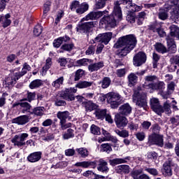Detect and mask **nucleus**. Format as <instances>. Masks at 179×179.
I'll return each instance as SVG.
<instances>
[{"mask_svg":"<svg viewBox=\"0 0 179 179\" xmlns=\"http://www.w3.org/2000/svg\"><path fill=\"white\" fill-rule=\"evenodd\" d=\"M132 0H120V1H115L114 3L113 11L111 15L108 16H104L101 18L99 22L101 27H115L121 20H122V10L120 5H131Z\"/></svg>","mask_w":179,"mask_h":179,"instance_id":"nucleus-1","label":"nucleus"},{"mask_svg":"<svg viewBox=\"0 0 179 179\" xmlns=\"http://www.w3.org/2000/svg\"><path fill=\"white\" fill-rule=\"evenodd\" d=\"M136 47V37L134 34L126 35L119 38L114 45V48L119 50V57H127Z\"/></svg>","mask_w":179,"mask_h":179,"instance_id":"nucleus-2","label":"nucleus"},{"mask_svg":"<svg viewBox=\"0 0 179 179\" xmlns=\"http://www.w3.org/2000/svg\"><path fill=\"white\" fill-rule=\"evenodd\" d=\"M98 171H101V173H108L110 171V169H108V163L106 162V160L103 159H99V161H84L81 162H77L74 164L76 167H83V169H87L90 167V169H96L97 166Z\"/></svg>","mask_w":179,"mask_h":179,"instance_id":"nucleus-3","label":"nucleus"},{"mask_svg":"<svg viewBox=\"0 0 179 179\" xmlns=\"http://www.w3.org/2000/svg\"><path fill=\"white\" fill-rule=\"evenodd\" d=\"M158 131H160V127L159 125L155 124L152 128V134L148 137V143L163 148L164 146L163 135L157 134Z\"/></svg>","mask_w":179,"mask_h":179,"instance_id":"nucleus-4","label":"nucleus"},{"mask_svg":"<svg viewBox=\"0 0 179 179\" xmlns=\"http://www.w3.org/2000/svg\"><path fill=\"white\" fill-rule=\"evenodd\" d=\"M133 101L140 108L148 110V100L146 94L142 93L139 91H135L133 95Z\"/></svg>","mask_w":179,"mask_h":179,"instance_id":"nucleus-5","label":"nucleus"},{"mask_svg":"<svg viewBox=\"0 0 179 179\" xmlns=\"http://www.w3.org/2000/svg\"><path fill=\"white\" fill-rule=\"evenodd\" d=\"M106 99H107L108 103L110 104L111 108H117L122 101V97L120 94L113 92L106 94Z\"/></svg>","mask_w":179,"mask_h":179,"instance_id":"nucleus-6","label":"nucleus"},{"mask_svg":"<svg viewBox=\"0 0 179 179\" xmlns=\"http://www.w3.org/2000/svg\"><path fill=\"white\" fill-rule=\"evenodd\" d=\"M20 76L17 74V71L15 70L13 73H10L3 82V85L6 87H12L16 85L17 80L20 79Z\"/></svg>","mask_w":179,"mask_h":179,"instance_id":"nucleus-7","label":"nucleus"},{"mask_svg":"<svg viewBox=\"0 0 179 179\" xmlns=\"http://www.w3.org/2000/svg\"><path fill=\"white\" fill-rule=\"evenodd\" d=\"M78 92V90L75 87H70L66 89L64 91H62L60 93L61 97L68 101H73L75 100V93Z\"/></svg>","mask_w":179,"mask_h":179,"instance_id":"nucleus-8","label":"nucleus"},{"mask_svg":"<svg viewBox=\"0 0 179 179\" xmlns=\"http://www.w3.org/2000/svg\"><path fill=\"white\" fill-rule=\"evenodd\" d=\"M27 138H29V134L27 133H22L19 135H15L11 139V142L15 145V146H18V148H20L26 145L24 141H26Z\"/></svg>","mask_w":179,"mask_h":179,"instance_id":"nucleus-9","label":"nucleus"},{"mask_svg":"<svg viewBox=\"0 0 179 179\" xmlns=\"http://www.w3.org/2000/svg\"><path fill=\"white\" fill-rule=\"evenodd\" d=\"M150 89L152 90H159L160 94L163 99H168L169 95L166 92H163L166 89V84L163 81H159L157 83H150L148 85Z\"/></svg>","mask_w":179,"mask_h":179,"instance_id":"nucleus-10","label":"nucleus"},{"mask_svg":"<svg viewBox=\"0 0 179 179\" xmlns=\"http://www.w3.org/2000/svg\"><path fill=\"white\" fill-rule=\"evenodd\" d=\"M113 38V32H106L103 34H99L96 38L95 41L97 43H103L105 45H107Z\"/></svg>","mask_w":179,"mask_h":179,"instance_id":"nucleus-11","label":"nucleus"},{"mask_svg":"<svg viewBox=\"0 0 179 179\" xmlns=\"http://www.w3.org/2000/svg\"><path fill=\"white\" fill-rule=\"evenodd\" d=\"M146 62V54L143 52H138L133 58V64L134 66H141Z\"/></svg>","mask_w":179,"mask_h":179,"instance_id":"nucleus-12","label":"nucleus"},{"mask_svg":"<svg viewBox=\"0 0 179 179\" xmlns=\"http://www.w3.org/2000/svg\"><path fill=\"white\" fill-rule=\"evenodd\" d=\"M150 107L158 115H162L163 114V106L160 105V102H159V99L152 98L150 99Z\"/></svg>","mask_w":179,"mask_h":179,"instance_id":"nucleus-13","label":"nucleus"},{"mask_svg":"<svg viewBox=\"0 0 179 179\" xmlns=\"http://www.w3.org/2000/svg\"><path fill=\"white\" fill-rule=\"evenodd\" d=\"M108 13V11H97V12H90L85 17L81 20V22H85V20H96V19H100L103 15H106Z\"/></svg>","mask_w":179,"mask_h":179,"instance_id":"nucleus-14","label":"nucleus"},{"mask_svg":"<svg viewBox=\"0 0 179 179\" xmlns=\"http://www.w3.org/2000/svg\"><path fill=\"white\" fill-rule=\"evenodd\" d=\"M115 122L118 128H125L128 125V119L117 113L115 116Z\"/></svg>","mask_w":179,"mask_h":179,"instance_id":"nucleus-15","label":"nucleus"},{"mask_svg":"<svg viewBox=\"0 0 179 179\" xmlns=\"http://www.w3.org/2000/svg\"><path fill=\"white\" fill-rule=\"evenodd\" d=\"M173 163L171 162V159H169L168 161L164 162L163 164L162 174L165 177H171L173 176V171H171V166Z\"/></svg>","mask_w":179,"mask_h":179,"instance_id":"nucleus-16","label":"nucleus"},{"mask_svg":"<svg viewBox=\"0 0 179 179\" xmlns=\"http://www.w3.org/2000/svg\"><path fill=\"white\" fill-rule=\"evenodd\" d=\"M132 113V107L129 103H124L120 106L119 113L120 115H124V117H128Z\"/></svg>","mask_w":179,"mask_h":179,"instance_id":"nucleus-17","label":"nucleus"},{"mask_svg":"<svg viewBox=\"0 0 179 179\" xmlns=\"http://www.w3.org/2000/svg\"><path fill=\"white\" fill-rule=\"evenodd\" d=\"M94 27V24L93 22H88L84 23L78 24V27H77L78 31H83V33H87L90 29H93Z\"/></svg>","mask_w":179,"mask_h":179,"instance_id":"nucleus-18","label":"nucleus"},{"mask_svg":"<svg viewBox=\"0 0 179 179\" xmlns=\"http://www.w3.org/2000/svg\"><path fill=\"white\" fill-rule=\"evenodd\" d=\"M166 43H167V52H172L174 54L177 51V45H176V42L174 41V38L170 37V36H166Z\"/></svg>","mask_w":179,"mask_h":179,"instance_id":"nucleus-19","label":"nucleus"},{"mask_svg":"<svg viewBox=\"0 0 179 179\" xmlns=\"http://www.w3.org/2000/svg\"><path fill=\"white\" fill-rule=\"evenodd\" d=\"M41 152H34L31 153L28 157H27V160L30 163H37V162H40L41 159Z\"/></svg>","mask_w":179,"mask_h":179,"instance_id":"nucleus-20","label":"nucleus"},{"mask_svg":"<svg viewBox=\"0 0 179 179\" xmlns=\"http://www.w3.org/2000/svg\"><path fill=\"white\" fill-rule=\"evenodd\" d=\"M29 122V116L21 115L12 120L13 124H17V125H25Z\"/></svg>","mask_w":179,"mask_h":179,"instance_id":"nucleus-21","label":"nucleus"},{"mask_svg":"<svg viewBox=\"0 0 179 179\" xmlns=\"http://www.w3.org/2000/svg\"><path fill=\"white\" fill-rule=\"evenodd\" d=\"M104 66V62H99L96 63H90L88 65V71L90 72H96Z\"/></svg>","mask_w":179,"mask_h":179,"instance_id":"nucleus-22","label":"nucleus"},{"mask_svg":"<svg viewBox=\"0 0 179 179\" xmlns=\"http://www.w3.org/2000/svg\"><path fill=\"white\" fill-rule=\"evenodd\" d=\"M10 19V14H6V15H0V23H1L4 29L6 27H8V26H10V23H12V21Z\"/></svg>","mask_w":179,"mask_h":179,"instance_id":"nucleus-23","label":"nucleus"},{"mask_svg":"<svg viewBox=\"0 0 179 179\" xmlns=\"http://www.w3.org/2000/svg\"><path fill=\"white\" fill-rule=\"evenodd\" d=\"M145 83L143 85L145 89H150L149 87V85L150 83H155V82L157 81V77L156 76H147L145 77Z\"/></svg>","mask_w":179,"mask_h":179,"instance_id":"nucleus-24","label":"nucleus"},{"mask_svg":"<svg viewBox=\"0 0 179 179\" xmlns=\"http://www.w3.org/2000/svg\"><path fill=\"white\" fill-rule=\"evenodd\" d=\"M20 106V111L22 114H26V113H30V108H31V105L27 102H20L17 104Z\"/></svg>","mask_w":179,"mask_h":179,"instance_id":"nucleus-25","label":"nucleus"},{"mask_svg":"<svg viewBox=\"0 0 179 179\" xmlns=\"http://www.w3.org/2000/svg\"><path fill=\"white\" fill-rule=\"evenodd\" d=\"M69 40H71V38L68 36L59 37L57 39H55L54 41L53 45L56 48H59V47H61V44H62V43H66V41H69Z\"/></svg>","mask_w":179,"mask_h":179,"instance_id":"nucleus-26","label":"nucleus"},{"mask_svg":"<svg viewBox=\"0 0 179 179\" xmlns=\"http://www.w3.org/2000/svg\"><path fill=\"white\" fill-rule=\"evenodd\" d=\"M170 35L169 37H171V38H173V37H176V38H178V40H179V27H178L176 25L173 24L170 27Z\"/></svg>","mask_w":179,"mask_h":179,"instance_id":"nucleus-27","label":"nucleus"},{"mask_svg":"<svg viewBox=\"0 0 179 179\" xmlns=\"http://www.w3.org/2000/svg\"><path fill=\"white\" fill-rule=\"evenodd\" d=\"M89 10V4L86 2L82 3L78 6V8L76 10V13L78 15H83L85 12Z\"/></svg>","mask_w":179,"mask_h":179,"instance_id":"nucleus-28","label":"nucleus"},{"mask_svg":"<svg viewBox=\"0 0 179 179\" xmlns=\"http://www.w3.org/2000/svg\"><path fill=\"white\" fill-rule=\"evenodd\" d=\"M127 9H129V13H134V12H139V10H142V6H137L135 3H132V2L126 6Z\"/></svg>","mask_w":179,"mask_h":179,"instance_id":"nucleus-29","label":"nucleus"},{"mask_svg":"<svg viewBox=\"0 0 179 179\" xmlns=\"http://www.w3.org/2000/svg\"><path fill=\"white\" fill-rule=\"evenodd\" d=\"M127 160H129V157H127L124 159L116 158L110 159L109 161L110 166H117V164H122V163H127Z\"/></svg>","mask_w":179,"mask_h":179,"instance_id":"nucleus-30","label":"nucleus"},{"mask_svg":"<svg viewBox=\"0 0 179 179\" xmlns=\"http://www.w3.org/2000/svg\"><path fill=\"white\" fill-rule=\"evenodd\" d=\"M36 99V92H25L24 98L21 101H29L31 103Z\"/></svg>","mask_w":179,"mask_h":179,"instance_id":"nucleus-31","label":"nucleus"},{"mask_svg":"<svg viewBox=\"0 0 179 179\" xmlns=\"http://www.w3.org/2000/svg\"><path fill=\"white\" fill-rule=\"evenodd\" d=\"M93 83V82H89L86 80L80 81L76 84V87H78V89H87V87L92 86Z\"/></svg>","mask_w":179,"mask_h":179,"instance_id":"nucleus-32","label":"nucleus"},{"mask_svg":"<svg viewBox=\"0 0 179 179\" xmlns=\"http://www.w3.org/2000/svg\"><path fill=\"white\" fill-rule=\"evenodd\" d=\"M115 170L119 174H122V173H124V174H128V173H129V166L119 165L116 167Z\"/></svg>","mask_w":179,"mask_h":179,"instance_id":"nucleus-33","label":"nucleus"},{"mask_svg":"<svg viewBox=\"0 0 179 179\" xmlns=\"http://www.w3.org/2000/svg\"><path fill=\"white\" fill-rule=\"evenodd\" d=\"M57 118H59V120H60V123L62 122H66V120L68 118V117H69V112L68 111H63V112H58L57 113Z\"/></svg>","mask_w":179,"mask_h":179,"instance_id":"nucleus-34","label":"nucleus"},{"mask_svg":"<svg viewBox=\"0 0 179 179\" xmlns=\"http://www.w3.org/2000/svg\"><path fill=\"white\" fill-rule=\"evenodd\" d=\"M44 111H45V108L42 106H38L34 108L31 114H34V115H36L37 117H41L44 115Z\"/></svg>","mask_w":179,"mask_h":179,"instance_id":"nucleus-35","label":"nucleus"},{"mask_svg":"<svg viewBox=\"0 0 179 179\" xmlns=\"http://www.w3.org/2000/svg\"><path fill=\"white\" fill-rule=\"evenodd\" d=\"M154 47L156 51L159 52V54H166V52H167V48H166V46L162 43H157Z\"/></svg>","mask_w":179,"mask_h":179,"instance_id":"nucleus-36","label":"nucleus"},{"mask_svg":"<svg viewBox=\"0 0 179 179\" xmlns=\"http://www.w3.org/2000/svg\"><path fill=\"white\" fill-rule=\"evenodd\" d=\"M51 65H52V59L49 57L46 59V63L42 69V76H44L47 73V71L51 68Z\"/></svg>","mask_w":179,"mask_h":179,"instance_id":"nucleus-37","label":"nucleus"},{"mask_svg":"<svg viewBox=\"0 0 179 179\" xmlns=\"http://www.w3.org/2000/svg\"><path fill=\"white\" fill-rule=\"evenodd\" d=\"M27 71H31V66L30 65L27 64V63H24L23 64V67L21 71H17V73L19 75L20 78L22 76H24L27 73Z\"/></svg>","mask_w":179,"mask_h":179,"instance_id":"nucleus-38","label":"nucleus"},{"mask_svg":"<svg viewBox=\"0 0 179 179\" xmlns=\"http://www.w3.org/2000/svg\"><path fill=\"white\" fill-rule=\"evenodd\" d=\"M92 62H93V60L90 59H80L77 60L76 64H77V66H87V65L92 64Z\"/></svg>","mask_w":179,"mask_h":179,"instance_id":"nucleus-39","label":"nucleus"},{"mask_svg":"<svg viewBox=\"0 0 179 179\" xmlns=\"http://www.w3.org/2000/svg\"><path fill=\"white\" fill-rule=\"evenodd\" d=\"M95 115L98 120H104L107 115V110L106 109H98L95 111Z\"/></svg>","mask_w":179,"mask_h":179,"instance_id":"nucleus-40","label":"nucleus"},{"mask_svg":"<svg viewBox=\"0 0 179 179\" xmlns=\"http://www.w3.org/2000/svg\"><path fill=\"white\" fill-rule=\"evenodd\" d=\"M63 139H71V138H75V131L72 129H68L66 132L62 135Z\"/></svg>","mask_w":179,"mask_h":179,"instance_id":"nucleus-41","label":"nucleus"},{"mask_svg":"<svg viewBox=\"0 0 179 179\" xmlns=\"http://www.w3.org/2000/svg\"><path fill=\"white\" fill-rule=\"evenodd\" d=\"M43 80L40 79L34 80L29 84V89H38V87L43 86Z\"/></svg>","mask_w":179,"mask_h":179,"instance_id":"nucleus-42","label":"nucleus"},{"mask_svg":"<svg viewBox=\"0 0 179 179\" xmlns=\"http://www.w3.org/2000/svg\"><path fill=\"white\" fill-rule=\"evenodd\" d=\"M64 76L59 77V78H57L52 83V86L53 87H55V89H59V87H61V86L64 85Z\"/></svg>","mask_w":179,"mask_h":179,"instance_id":"nucleus-43","label":"nucleus"},{"mask_svg":"<svg viewBox=\"0 0 179 179\" xmlns=\"http://www.w3.org/2000/svg\"><path fill=\"white\" fill-rule=\"evenodd\" d=\"M102 89H107L111 85V79L108 77H105L103 80L99 83Z\"/></svg>","mask_w":179,"mask_h":179,"instance_id":"nucleus-44","label":"nucleus"},{"mask_svg":"<svg viewBox=\"0 0 179 179\" xmlns=\"http://www.w3.org/2000/svg\"><path fill=\"white\" fill-rule=\"evenodd\" d=\"M76 152L82 157H87L89 156V151L85 148H77Z\"/></svg>","mask_w":179,"mask_h":179,"instance_id":"nucleus-45","label":"nucleus"},{"mask_svg":"<svg viewBox=\"0 0 179 179\" xmlns=\"http://www.w3.org/2000/svg\"><path fill=\"white\" fill-rule=\"evenodd\" d=\"M162 108L163 113H165V114H171V106H170V101L167 100L166 102H164Z\"/></svg>","mask_w":179,"mask_h":179,"instance_id":"nucleus-46","label":"nucleus"},{"mask_svg":"<svg viewBox=\"0 0 179 179\" xmlns=\"http://www.w3.org/2000/svg\"><path fill=\"white\" fill-rule=\"evenodd\" d=\"M137 24L138 26L143 24V20L146 19V13L145 11L140 12L137 17Z\"/></svg>","mask_w":179,"mask_h":179,"instance_id":"nucleus-47","label":"nucleus"},{"mask_svg":"<svg viewBox=\"0 0 179 179\" xmlns=\"http://www.w3.org/2000/svg\"><path fill=\"white\" fill-rule=\"evenodd\" d=\"M84 104L87 111H93L96 108V104L92 101L85 102Z\"/></svg>","mask_w":179,"mask_h":179,"instance_id":"nucleus-48","label":"nucleus"},{"mask_svg":"<svg viewBox=\"0 0 179 179\" xmlns=\"http://www.w3.org/2000/svg\"><path fill=\"white\" fill-rule=\"evenodd\" d=\"M115 134L120 136V138H128L129 136V131L127 130L123 129L120 131V129L115 130Z\"/></svg>","mask_w":179,"mask_h":179,"instance_id":"nucleus-49","label":"nucleus"},{"mask_svg":"<svg viewBox=\"0 0 179 179\" xmlns=\"http://www.w3.org/2000/svg\"><path fill=\"white\" fill-rule=\"evenodd\" d=\"M101 152H106V153H110V152L113 151V148L111 145L108 143H103L101 145Z\"/></svg>","mask_w":179,"mask_h":179,"instance_id":"nucleus-50","label":"nucleus"},{"mask_svg":"<svg viewBox=\"0 0 179 179\" xmlns=\"http://www.w3.org/2000/svg\"><path fill=\"white\" fill-rule=\"evenodd\" d=\"M157 153L156 152H149L147 153V159L148 160H152L153 162H156L158 157Z\"/></svg>","mask_w":179,"mask_h":179,"instance_id":"nucleus-51","label":"nucleus"},{"mask_svg":"<svg viewBox=\"0 0 179 179\" xmlns=\"http://www.w3.org/2000/svg\"><path fill=\"white\" fill-rule=\"evenodd\" d=\"M167 89H168V93H165V94H167L169 96V95L171 94V93H173V92H174V90L176 89V83L172 81L170 83H169L167 85Z\"/></svg>","mask_w":179,"mask_h":179,"instance_id":"nucleus-52","label":"nucleus"},{"mask_svg":"<svg viewBox=\"0 0 179 179\" xmlns=\"http://www.w3.org/2000/svg\"><path fill=\"white\" fill-rule=\"evenodd\" d=\"M51 9V2L50 1H47L45 2L43 5V15L44 16H47V13Z\"/></svg>","mask_w":179,"mask_h":179,"instance_id":"nucleus-53","label":"nucleus"},{"mask_svg":"<svg viewBox=\"0 0 179 179\" xmlns=\"http://www.w3.org/2000/svg\"><path fill=\"white\" fill-rule=\"evenodd\" d=\"M41 33H43V27H41L40 24L36 25L34 28V36L38 37Z\"/></svg>","mask_w":179,"mask_h":179,"instance_id":"nucleus-54","label":"nucleus"},{"mask_svg":"<svg viewBox=\"0 0 179 179\" xmlns=\"http://www.w3.org/2000/svg\"><path fill=\"white\" fill-rule=\"evenodd\" d=\"M91 134L93 135H100V128L97 127L96 124H92L90 127Z\"/></svg>","mask_w":179,"mask_h":179,"instance_id":"nucleus-55","label":"nucleus"},{"mask_svg":"<svg viewBox=\"0 0 179 179\" xmlns=\"http://www.w3.org/2000/svg\"><path fill=\"white\" fill-rule=\"evenodd\" d=\"M80 5V3L78 1H72L71 4L70 6L71 10H72V12L76 13V10H78Z\"/></svg>","mask_w":179,"mask_h":179,"instance_id":"nucleus-56","label":"nucleus"},{"mask_svg":"<svg viewBox=\"0 0 179 179\" xmlns=\"http://www.w3.org/2000/svg\"><path fill=\"white\" fill-rule=\"evenodd\" d=\"M68 166V163L65 162H60L56 164L55 165L52 166V169H64V167H66Z\"/></svg>","mask_w":179,"mask_h":179,"instance_id":"nucleus-57","label":"nucleus"},{"mask_svg":"<svg viewBox=\"0 0 179 179\" xmlns=\"http://www.w3.org/2000/svg\"><path fill=\"white\" fill-rule=\"evenodd\" d=\"M83 75H85V71L82 69H78L77 70V71L76 72V76L74 78V80L78 81L80 79V78H82V76H83Z\"/></svg>","mask_w":179,"mask_h":179,"instance_id":"nucleus-58","label":"nucleus"},{"mask_svg":"<svg viewBox=\"0 0 179 179\" xmlns=\"http://www.w3.org/2000/svg\"><path fill=\"white\" fill-rule=\"evenodd\" d=\"M145 171H147V173H149V174H151V176L159 175V171L155 168H145Z\"/></svg>","mask_w":179,"mask_h":179,"instance_id":"nucleus-59","label":"nucleus"},{"mask_svg":"<svg viewBox=\"0 0 179 179\" xmlns=\"http://www.w3.org/2000/svg\"><path fill=\"white\" fill-rule=\"evenodd\" d=\"M170 61L171 64H176L179 66V55H174L171 57ZM177 73L179 75V69L177 71Z\"/></svg>","mask_w":179,"mask_h":179,"instance_id":"nucleus-60","label":"nucleus"},{"mask_svg":"<svg viewBox=\"0 0 179 179\" xmlns=\"http://www.w3.org/2000/svg\"><path fill=\"white\" fill-rule=\"evenodd\" d=\"M129 81L131 85H134V83H136V81L138 80V76L135 73H131L128 76Z\"/></svg>","mask_w":179,"mask_h":179,"instance_id":"nucleus-61","label":"nucleus"},{"mask_svg":"<svg viewBox=\"0 0 179 179\" xmlns=\"http://www.w3.org/2000/svg\"><path fill=\"white\" fill-rule=\"evenodd\" d=\"M141 174H142V169L136 170L131 172V177L134 179H139Z\"/></svg>","mask_w":179,"mask_h":179,"instance_id":"nucleus-62","label":"nucleus"},{"mask_svg":"<svg viewBox=\"0 0 179 179\" xmlns=\"http://www.w3.org/2000/svg\"><path fill=\"white\" fill-rule=\"evenodd\" d=\"M126 20L129 23H135V15H134V13H128L126 17Z\"/></svg>","mask_w":179,"mask_h":179,"instance_id":"nucleus-63","label":"nucleus"},{"mask_svg":"<svg viewBox=\"0 0 179 179\" xmlns=\"http://www.w3.org/2000/svg\"><path fill=\"white\" fill-rule=\"evenodd\" d=\"M95 51H96V46L90 45L88 47V48L85 51V54L86 55H93Z\"/></svg>","mask_w":179,"mask_h":179,"instance_id":"nucleus-64","label":"nucleus"}]
</instances>
